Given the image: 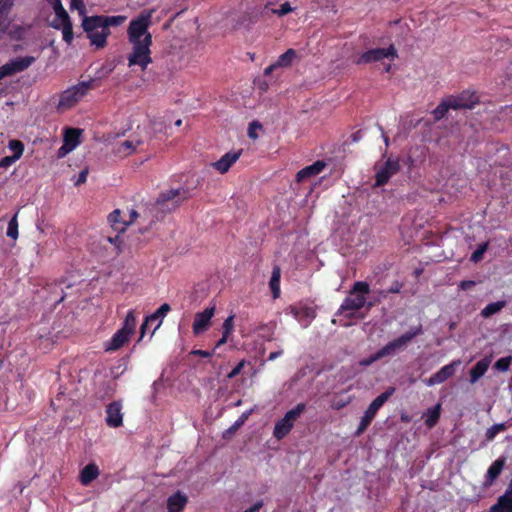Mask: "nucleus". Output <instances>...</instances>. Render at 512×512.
Returning a JSON list of instances; mask_svg holds the SVG:
<instances>
[{"mask_svg":"<svg viewBox=\"0 0 512 512\" xmlns=\"http://www.w3.org/2000/svg\"><path fill=\"white\" fill-rule=\"evenodd\" d=\"M154 10H145L139 14L138 17L130 21L128 27V39L131 44H142L145 39L149 26L152 23V14Z\"/></svg>","mask_w":512,"mask_h":512,"instance_id":"nucleus-4","label":"nucleus"},{"mask_svg":"<svg viewBox=\"0 0 512 512\" xmlns=\"http://www.w3.org/2000/svg\"><path fill=\"white\" fill-rule=\"evenodd\" d=\"M398 57V53L393 44L387 48H373L363 52L355 61L356 64H370L380 62L385 58L395 60Z\"/></svg>","mask_w":512,"mask_h":512,"instance_id":"nucleus-10","label":"nucleus"},{"mask_svg":"<svg viewBox=\"0 0 512 512\" xmlns=\"http://www.w3.org/2000/svg\"><path fill=\"white\" fill-rule=\"evenodd\" d=\"M282 354H283L282 350L271 352L268 357V360L273 361V360L277 359L279 356H281Z\"/></svg>","mask_w":512,"mask_h":512,"instance_id":"nucleus-60","label":"nucleus"},{"mask_svg":"<svg viewBox=\"0 0 512 512\" xmlns=\"http://www.w3.org/2000/svg\"><path fill=\"white\" fill-rule=\"evenodd\" d=\"M136 316L134 310H129L122 327L112 336L109 342L105 344L106 351H116L128 342L130 336L136 329Z\"/></svg>","mask_w":512,"mask_h":512,"instance_id":"nucleus-3","label":"nucleus"},{"mask_svg":"<svg viewBox=\"0 0 512 512\" xmlns=\"http://www.w3.org/2000/svg\"><path fill=\"white\" fill-rule=\"evenodd\" d=\"M296 58H298L296 50L289 48L278 57L275 64L278 68H288Z\"/></svg>","mask_w":512,"mask_h":512,"instance_id":"nucleus-29","label":"nucleus"},{"mask_svg":"<svg viewBox=\"0 0 512 512\" xmlns=\"http://www.w3.org/2000/svg\"><path fill=\"white\" fill-rule=\"evenodd\" d=\"M506 304L507 302L505 300L489 303L482 309L480 315L483 318H489L500 312L506 306Z\"/></svg>","mask_w":512,"mask_h":512,"instance_id":"nucleus-33","label":"nucleus"},{"mask_svg":"<svg viewBox=\"0 0 512 512\" xmlns=\"http://www.w3.org/2000/svg\"><path fill=\"white\" fill-rule=\"evenodd\" d=\"M374 169L376 170V173L374 176L375 182L373 187L378 188L386 185L391 177L400 171L401 166L398 159L388 158L383 165L379 166L376 164Z\"/></svg>","mask_w":512,"mask_h":512,"instance_id":"nucleus-9","label":"nucleus"},{"mask_svg":"<svg viewBox=\"0 0 512 512\" xmlns=\"http://www.w3.org/2000/svg\"><path fill=\"white\" fill-rule=\"evenodd\" d=\"M81 135V131L76 128H69L66 130L64 141L65 146H69V149L75 148L79 144V137Z\"/></svg>","mask_w":512,"mask_h":512,"instance_id":"nucleus-35","label":"nucleus"},{"mask_svg":"<svg viewBox=\"0 0 512 512\" xmlns=\"http://www.w3.org/2000/svg\"><path fill=\"white\" fill-rule=\"evenodd\" d=\"M228 337H229V335H228V334H224V333H223V334H222V337H221V338L218 340V342L216 343L214 350H215L216 348H219L220 346L224 345V344L227 342Z\"/></svg>","mask_w":512,"mask_h":512,"instance_id":"nucleus-58","label":"nucleus"},{"mask_svg":"<svg viewBox=\"0 0 512 512\" xmlns=\"http://www.w3.org/2000/svg\"><path fill=\"white\" fill-rule=\"evenodd\" d=\"M277 65L275 63L269 65L264 70V75H270L275 69H277Z\"/></svg>","mask_w":512,"mask_h":512,"instance_id":"nucleus-61","label":"nucleus"},{"mask_svg":"<svg viewBox=\"0 0 512 512\" xmlns=\"http://www.w3.org/2000/svg\"><path fill=\"white\" fill-rule=\"evenodd\" d=\"M106 424L111 428H118L123 425L122 404L113 401L106 407Z\"/></svg>","mask_w":512,"mask_h":512,"instance_id":"nucleus-16","label":"nucleus"},{"mask_svg":"<svg viewBox=\"0 0 512 512\" xmlns=\"http://www.w3.org/2000/svg\"><path fill=\"white\" fill-rule=\"evenodd\" d=\"M476 285L475 281L473 280H464V281H461L460 284H459V288L461 290H469L471 289L472 287H474Z\"/></svg>","mask_w":512,"mask_h":512,"instance_id":"nucleus-52","label":"nucleus"},{"mask_svg":"<svg viewBox=\"0 0 512 512\" xmlns=\"http://www.w3.org/2000/svg\"><path fill=\"white\" fill-rule=\"evenodd\" d=\"M17 161L13 155L5 156L0 160V168H8Z\"/></svg>","mask_w":512,"mask_h":512,"instance_id":"nucleus-49","label":"nucleus"},{"mask_svg":"<svg viewBox=\"0 0 512 512\" xmlns=\"http://www.w3.org/2000/svg\"><path fill=\"white\" fill-rule=\"evenodd\" d=\"M461 364L460 360H453L451 363L443 366L439 371L434 373L431 377L424 379L423 382L427 386H434L444 383L451 378L455 373L457 367Z\"/></svg>","mask_w":512,"mask_h":512,"instance_id":"nucleus-12","label":"nucleus"},{"mask_svg":"<svg viewBox=\"0 0 512 512\" xmlns=\"http://www.w3.org/2000/svg\"><path fill=\"white\" fill-rule=\"evenodd\" d=\"M326 164L324 161L318 160L314 162L312 165L306 166L296 174V181L301 183L306 179L317 176L320 174L325 168Z\"/></svg>","mask_w":512,"mask_h":512,"instance_id":"nucleus-19","label":"nucleus"},{"mask_svg":"<svg viewBox=\"0 0 512 512\" xmlns=\"http://www.w3.org/2000/svg\"><path fill=\"white\" fill-rule=\"evenodd\" d=\"M193 354L200 356L202 358H210L214 354V350L213 351L195 350V351H193Z\"/></svg>","mask_w":512,"mask_h":512,"instance_id":"nucleus-54","label":"nucleus"},{"mask_svg":"<svg viewBox=\"0 0 512 512\" xmlns=\"http://www.w3.org/2000/svg\"><path fill=\"white\" fill-rule=\"evenodd\" d=\"M264 503L262 500L257 501L254 505H252L250 508L246 509L244 512H259L260 509L263 507Z\"/></svg>","mask_w":512,"mask_h":512,"instance_id":"nucleus-55","label":"nucleus"},{"mask_svg":"<svg viewBox=\"0 0 512 512\" xmlns=\"http://www.w3.org/2000/svg\"><path fill=\"white\" fill-rule=\"evenodd\" d=\"M233 320H234V316L231 315L228 318H226L225 321L223 322L222 329H223L224 334L230 335L232 333L233 328H234Z\"/></svg>","mask_w":512,"mask_h":512,"instance_id":"nucleus-44","label":"nucleus"},{"mask_svg":"<svg viewBox=\"0 0 512 512\" xmlns=\"http://www.w3.org/2000/svg\"><path fill=\"white\" fill-rule=\"evenodd\" d=\"M378 302V300H373V301H367L366 300V305L365 307L367 308V310L371 309L376 303Z\"/></svg>","mask_w":512,"mask_h":512,"instance_id":"nucleus-64","label":"nucleus"},{"mask_svg":"<svg viewBox=\"0 0 512 512\" xmlns=\"http://www.w3.org/2000/svg\"><path fill=\"white\" fill-rule=\"evenodd\" d=\"M395 388L389 387L378 395L368 406L366 411L364 412V415L361 418L360 424L355 431V436H360L364 433V431L368 428V426L371 424L373 419L375 418L378 410L385 404V402L394 394Z\"/></svg>","mask_w":512,"mask_h":512,"instance_id":"nucleus-6","label":"nucleus"},{"mask_svg":"<svg viewBox=\"0 0 512 512\" xmlns=\"http://www.w3.org/2000/svg\"><path fill=\"white\" fill-rule=\"evenodd\" d=\"M280 279H281V269L278 265H275L272 270L271 278L269 281V287L272 292V296L274 299L280 296Z\"/></svg>","mask_w":512,"mask_h":512,"instance_id":"nucleus-26","label":"nucleus"},{"mask_svg":"<svg viewBox=\"0 0 512 512\" xmlns=\"http://www.w3.org/2000/svg\"><path fill=\"white\" fill-rule=\"evenodd\" d=\"M108 220L111 227L119 233L124 232L127 228L126 220L121 219V211L119 209L114 210L108 216Z\"/></svg>","mask_w":512,"mask_h":512,"instance_id":"nucleus-30","label":"nucleus"},{"mask_svg":"<svg viewBox=\"0 0 512 512\" xmlns=\"http://www.w3.org/2000/svg\"><path fill=\"white\" fill-rule=\"evenodd\" d=\"M504 495L512 499V479L510 480Z\"/></svg>","mask_w":512,"mask_h":512,"instance_id":"nucleus-62","label":"nucleus"},{"mask_svg":"<svg viewBox=\"0 0 512 512\" xmlns=\"http://www.w3.org/2000/svg\"><path fill=\"white\" fill-rule=\"evenodd\" d=\"M305 409L306 405L299 403L293 409L287 411L284 417L275 423L273 436L277 440L285 438L291 432L295 421L301 416Z\"/></svg>","mask_w":512,"mask_h":512,"instance_id":"nucleus-8","label":"nucleus"},{"mask_svg":"<svg viewBox=\"0 0 512 512\" xmlns=\"http://www.w3.org/2000/svg\"><path fill=\"white\" fill-rule=\"evenodd\" d=\"M8 148L13 152L14 158L17 160L21 158L24 152V144L20 140H10L8 143Z\"/></svg>","mask_w":512,"mask_h":512,"instance_id":"nucleus-38","label":"nucleus"},{"mask_svg":"<svg viewBox=\"0 0 512 512\" xmlns=\"http://www.w3.org/2000/svg\"><path fill=\"white\" fill-rule=\"evenodd\" d=\"M82 27L87 34L103 29V20L102 15H96V16H85L82 22Z\"/></svg>","mask_w":512,"mask_h":512,"instance_id":"nucleus-24","label":"nucleus"},{"mask_svg":"<svg viewBox=\"0 0 512 512\" xmlns=\"http://www.w3.org/2000/svg\"><path fill=\"white\" fill-rule=\"evenodd\" d=\"M103 20V29L106 31H110L109 27L111 26H119L121 25L125 20V16H102Z\"/></svg>","mask_w":512,"mask_h":512,"instance_id":"nucleus-37","label":"nucleus"},{"mask_svg":"<svg viewBox=\"0 0 512 512\" xmlns=\"http://www.w3.org/2000/svg\"><path fill=\"white\" fill-rule=\"evenodd\" d=\"M188 503V497L181 491L170 495L167 499L168 512H182Z\"/></svg>","mask_w":512,"mask_h":512,"instance_id":"nucleus-20","label":"nucleus"},{"mask_svg":"<svg viewBox=\"0 0 512 512\" xmlns=\"http://www.w3.org/2000/svg\"><path fill=\"white\" fill-rule=\"evenodd\" d=\"M351 138L354 142H357L361 139V132L357 131L351 135Z\"/></svg>","mask_w":512,"mask_h":512,"instance_id":"nucleus-63","label":"nucleus"},{"mask_svg":"<svg viewBox=\"0 0 512 512\" xmlns=\"http://www.w3.org/2000/svg\"><path fill=\"white\" fill-rule=\"evenodd\" d=\"M15 0H0V27L8 29L7 14L14 5Z\"/></svg>","mask_w":512,"mask_h":512,"instance_id":"nucleus-34","label":"nucleus"},{"mask_svg":"<svg viewBox=\"0 0 512 512\" xmlns=\"http://www.w3.org/2000/svg\"><path fill=\"white\" fill-rule=\"evenodd\" d=\"M188 198V191L185 190V189H171V190H168V191H165L163 193L160 194L159 198L157 199L156 201V206L161 209L163 208L166 203L170 202V201H174L175 199H177L175 201V203L173 204V208H176L179 203L185 199Z\"/></svg>","mask_w":512,"mask_h":512,"instance_id":"nucleus-17","label":"nucleus"},{"mask_svg":"<svg viewBox=\"0 0 512 512\" xmlns=\"http://www.w3.org/2000/svg\"><path fill=\"white\" fill-rule=\"evenodd\" d=\"M7 236L9 238H12L14 240L18 237V221H17V214H15L8 223V228L6 232Z\"/></svg>","mask_w":512,"mask_h":512,"instance_id":"nucleus-39","label":"nucleus"},{"mask_svg":"<svg viewBox=\"0 0 512 512\" xmlns=\"http://www.w3.org/2000/svg\"><path fill=\"white\" fill-rule=\"evenodd\" d=\"M491 363L490 357H485L478 361L470 370V382L476 383L488 370Z\"/></svg>","mask_w":512,"mask_h":512,"instance_id":"nucleus-22","label":"nucleus"},{"mask_svg":"<svg viewBox=\"0 0 512 512\" xmlns=\"http://www.w3.org/2000/svg\"><path fill=\"white\" fill-rule=\"evenodd\" d=\"M261 128H262V125L259 122H257V121L251 122L248 127V136L251 139H256L258 137V135L256 134V129H261Z\"/></svg>","mask_w":512,"mask_h":512,"instance_id":"nucleus-45","label":"nucleus"},{"mask_svg":"<svg viewBox=\"0 0 512 512\" xmlns=\"http://www.w3.org/2000/svg\"><path fill=\"white\" fill-rule=\"evenodd\" d=\"M87 174H88V171L87 170H82L80 173H79V176H78V179L75 183V185H80V184H83L86 182V179H87Z\"/></svg>","mask_w":512,"mask_h":512,"instance_id":"nucleus-56","label":"nucleus"},{"mask_svg":"<svg viewBox=\"0 0 512 512\" xmlns=\"http://www.w3.org/2000/svg\"><path fill=\"white\" fill-rule=\"evenodd\" d=\"M451 109L449 100H443L433 111L432 114L436 121L445 117L447 112Z\"/></svg>","mask_w":512,"mask_h":512,"instance_id":"nucleus-36","label":"nucleus"},{"mask_svg":"<svg viewBox=\"0 0 512 512\" xmlns=\"http://www.w3.org/2000/svg\"><path fill=\"white\" fill-rule=\"evenodd\" d=\"M170 311H171V306L168 303H164L154 313L147 316L140 327V338L138 341H140L144 337L148 324L154 323L157 321V325L155 326L154 330L152 331V335H153L155 333V331L161 326L164 317Z\"/></svg>","mask_w":512,"mask_h":512,"instance_id":"nucleus-15","label":"nucleus"},{"mask_svg":"<svg viewBox=\"0 0 512 512\" xmlns=\"http://www.w3.org/2000/svg\"><path fill=\"white\" fill-rule=\"evenodd\" d=\"M139 216L138 212L136 210H131L130 211V217H129V220L126 221L127 223V226H129L130 224H132L136 219L137 217Z\"/></svg>","mask_w":512,"mask_h":512,"instance_id":"nucleus-57","label":"nucleus"},{"mask_svg":"<svg viewBox=\"0 0 512 512\" xmlns=\"http://www.w3.org/2000/svg\"><path fill=\"white\" fill-rule=\"evenodd\" d=\"M107 240H108L110 243L114 244V245L117 247L118 252H120V251H121L120 246H121V244L123 243V241H122V240H120V236H119V235H116L115 237H111V236H109V237L107 238Z\"/></svg>","mask_w":512,"mask_h":512,"instance_id":"nucleus-53","label":"nucleus"},{"mask_svg":"<svg viewBox=\"0 0 512 512\" xmlns=\"http://www.w3.org/2000/svg\"><path fill=\"white\" fill-rule=\"evenodd\" d=\"M133 49L131 54L128 56V66H140L141 70L144 71L147 66L152 62L151 50L152 35L147 34L143 39L142 44H132Z\"/></svg>","mask_w":512,"mask_h":512,"instance_id":"nucleus-7","label":"nucleus"},{"mask_svg":"<svg viewBox=\"0 0 512 512\" xmlns=\"http://www.w3.org/2000/svg\"><path fill=\"white\" fill-rule=\"evenodd\" d=\"M511 363H512V356L509 355L506 357H502L494 363V369L501 371V372H506L509 370Z\"/></svg>","mask_w":512,"mask_h":512,"instance_id":"nucleus-40","label":"nucleus"},{"mask_svg":"<svg viewBox=\"0 0 512 512\" xmlns=\"http://www.w3.org/2000/svg\"><path fill=\"white\" fill-rule=\"evenodd\" d=\"M35 62V57L25 56L12 59L0 67V79L22 72Z\"/></svg>","mask_w":512,"mask_h":512,"instance_id":"nucleus-11","label":"nucleus"},{"mask_svg":"<svg viewBox=\"0 0 512 512\" xmlns=\"http://www.w3.org/2000/svg\"><path fill=\"white\" fill-rule=\"evenodd\" d=\"M95 88V80L82 81L71 86L60 94L58 109L67 110L73 108L79 103L89 91Z\"/></svg>","mask_w":512,"mask_h":512,"instance_id":"nucleus-2","label":"nucleus"},{"mask_svg":"<svg viewBox=\"0 0 512 512\" xmlns=\"http://www.w3.org/2000/svg\"><path fill=\"white\" fill-rule=\"evenodd\" d=\"M215 310L216 308L213 305L195 314L192 324V331L194 335H200L208 330L211 324V319L215 314Z\"/></svg>","mask_w":512,"mask_h":512,"instance_id":"nucleus-13","label":"nucleus"},{"mask_svg":"<svg viewBox=\"0 0 512 512\" xmlns=\"http://www.w3.org/2000/svg\"><path fill=\"white\" fill-rule=\"evenodd\" d=\"M246 419H247V415L243 414L240 417V419L235 422V424L233 425L232 429H237L238 427H240L245 422Z\"/></svg>","mask_w":512,"mask_h":512,"instance_id":"nucleus-59","label":"nucleus"},{"mask_svg":"<svg viewBox=\"0 0 512 512\" xmlns=\"http://www.w3.org/2000/svg\"><path fill=\"white\" fill-rule=\"evenodd\" d=\"M441 404L438 403L434 407L429 408L424 414L425 424L428 428H433L440 419Z\"/></svg>","mask_w":512,"mask_h":512,"instance_id":"nucleus-25","label":"nucleus"},{"mask_svg":"<svg viewBox=\"0 0 512 512\" xmlns=\"http://www.w3.org/2000/svg\"><path fill=\"white\" fill-rule=\"evenodd\" d=\"M242 155V150L229 151L225 153L218 161L212 163V167L220 174L227 173Z\"/></svg>","mask_w":512,"mask_h":512,"instance_id":"nucleus-18","label":"nucleus"},{"mask_svg":"<svg viewBox=\"0 0 512 512\" xmlns=\"http://www.w3.org/2000/svg\"><path fill=\"white\" fill-rule=\"evenodd\" d=\"M370 293V286L366 281H356L349 294L335 313L336 316L343 315L347 319L355 317V311H359L366 305V295Z\"/></svg>","mask_w":512,"mask_h":512,"instance_id":"nucleus-1","label":"nucleus"},{"mask_svg":"<svg viewBox=\"0 0 512 512\" xmlns=\"http://www.w3.org/2000/svg\"><path fill=\"white\" fill-rule=\"evenodd\" d=\"M403 287V283L399 281H394L392 285L387 290H381L379 291L380 296L383 298H386L388 294H397L400 293L401 289Z\"/></svg>","mask_w":512,"mask_h":512,"instance_id":"nucleus-42","label":"nucleus"},{"mask_svg":"<svg viewBox=\"0 0 512 512\" xmlns=\"http://www.w3.org/2000/svg\"><path fill=\"white\" fill-rule=\"evenodd\" d=\"M293 11V8L290 6L289 2H285L280 5L278 10H275L274 13H276L279 16H284L290 12Z\"/></svg>","mask_w":512,"mask_h":512,"instance_id":"nucleus-47","label":"nucleus"},{"mask_svg":"<svg viewBox=\"0 0 512 512\" xmlns=\"http://www.w3.org/2000/svg\"><path fill=\"white\" fill-rule=\"evenodd\" d=\"M423 334V327L421 324L418 326L412 327L407 332L400 335L398 338L393 339L384 345L381 349H379L376 353L379 359L393 356L397 353V351L405 348L415 337Z\"/></svg>","mask_w":512,"mask_h":512,"instance_id":"nucleus-5","label":"nucleus"},{"mask_svg":"<svg viewBox=\"0 0 512 512\" xmlns=\"http://www.w3.org/2000/svg\"><path fill=\"white\" fill-rule=\"evenodd\" d=\"M505 461L506 460L504 457H500L490 465L485 475L486 486L492 485L494 481L499 477L505 466Z\"/></svg>","mask_w":512,"mask_h":512,"instance_id":"nucleus-21","label":"nucleus"},{"mask_svg":"<svg viewBox=\"0 0 512 512\" xmlns=\"http://www.w3.org/2000/svg\"><path fill=\"white\" fill-rule=\"evenodd\" d=\"M488 512H512V499L506 495H501Z\"/></svg>","mask_w":512,"mask_h":512,"instance_id":"nucleus-28","label":"nucleus"},{"mask_svg":"<svg viewBox=\"0 0 512 512\" xmlns=\"http://www.w3.org/2000/svg\"><path fill=\"white\" fill-rule=\"evenodd\" d=\"M488 249V242L480 244L471 255V261L477 263L482 260L484 253Z\"/></svg>","mask_w":512,"mask_h":512,"instance_id":"nucleus-43","label":"nucleus"},{"mask_svg":"<svg viewBox=\"0 0 512 512\" xmlns=\"http://www.w3.org/2000/svg\"><path fill=\"white\" fill-rule=\"evenodd\" d=\"M447 100H449L450 107L453 110L473 109L479 102L478 96L470 91H463L457 96H450Z\"/></svg>","mask_w":512,"mask_h":512,"instance_id":"nucleus-14","label":"nucleus"},{"mask_svg":"<svg viewBox=\"0 0 512 512\" xmlns=\"http://www.w3.org/2000/svg\"><path fill=\"white\" fill-rule=\"evenodd\" d=\"M71 8L77 9L80 14H83L85 12V5L83 0H71Z\"/></svg>","mask_w":512,"mask_h":512,"instance_id":"nucleus-50","label":"nucleus"},{"mask_svg":"<svg viewBox=\"0 0 512 512\" xmlns=\"http://www.w3.org/2000/svg\"><path fill=\"white\" fill-rule=\"evenodd\" d=\"M99 476V468L95 463L87 464L80 473V482L82 485H89Z\"/></svg>","mask_w":512,"mask_h":512,"instance_id":"nucleus-23","label":"nucleus"},{"mask_svg":"<svg viewBox=\"0 0 512 512\" xmlns=\"http://www.w3.org/2000/svg\"><path fill=\"white\" fill-rule=\"evenodd\" d=\"M506 429V425L504 423L494 424L486 431V439L491 441L493 440L498 433L504 431Z\"/></svg>","mask_w":512,"mask_h":512,"instance_id":"nucleus-41","label":"nucleus"},{"mask_svg":"<svg viewBox=\"0 0 512 512\" xmlns=\"http://www.w3.org/2000/svg\"><path fill=\"white\" fill-rule=\"evenodd\" d=\"M52 27L57 30H62L63 34V40L70 45L73 41L74 34H73V26L71 21H67L65 23H56V21H53Z\"/></svg>","mask_w":512,"mask_h":512,"instance_id":"nucleus-31","label":"nucleus"},{"mask_svg":"<svg viewBox=\"0 0 512 512\" xmlns=\"http://www.w3.org/2000/svg\"><path fill=\"white\" fill-rule=\"evenodd\" d=\"M54 9L56 23H65L67 21H71L67 11L64 9L61 0H48Z\"/></svg>","mask_w":512,"mask_h":512,"instance_id":"nucleus-32","label":"nucleus"},{"mask_svg":"<svg viewBox=\"0 0 512 512\" xmlns=\"http://www.w3.org/2000/svg\"><path fill=\"white\" fill-rule=\"evenodd\" d=\"M379 360L380 359L377 356V353L375 352L371 356H369L367 358H364V359H361L359 361V365L362 366V367H368V366L372 365L374 362L379 361Z\"/></svg>","mask_w":512,"mask_h":512,"instance_id":"nucleus-46","label":"nucleus"},{"mask_svg":"<svg viewBox=\"0 0 512 512\" xmlns=\"http://www.w3.org/2000/svg\"><path fill=\"white\" fill-rule=\"evenodd\" d=\"M245 365V360L240 361L229 373L228 378L232 379L239 375Z\"/></svg>","mask_w":512,"mask_h":512,"instance_id":"nucleus-48","label":"nucleus"},{"mask_svg":"<svg viewBox=\"0 0 512 512\" xmlns=\"http://www.w3.org/2000/svg\"><path fill=\"white\" fill-rule=\"evenodd\" d=\"M141 142L140 141H137L136 143H134L133 141L131 140H126L122 143V146L124 148H126L127 150H129V152H132V151H135L136 150V147L140 144Z\"/></svg>","mask_w":512,"mask_h":512,"instance_id":"nucleus-51","label":"nucleus"},{"mask_svg":"<svg viewBox=\"0 0 512 512\" xmlns=\"http://www.w3.org/2000/svg\"><path fill=\"white\" fill-rule=\"evenodd\" d=\"M110 31H106L105 29H101L93 31L88 34V38L92 45H95L97 48L105 47L107 43V37L109 36Z\"/></svg>","mask_w":512,"mask_h":512,"instance_id":"nucleus-27","label":"nucleus"}]
</instances>
